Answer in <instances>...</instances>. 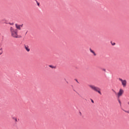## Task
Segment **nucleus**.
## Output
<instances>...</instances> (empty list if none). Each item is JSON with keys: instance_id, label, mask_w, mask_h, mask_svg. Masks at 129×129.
Wrapping results in <instances>:
<instances>
[{"instance_id": "nucleus-18", "label": "nucleus", "mask_w": 129, "mask_h": 129, "mask_svg": "<svg viewBox=\"0 0 129 129\" xmlns=\"http://www.w3.org/2000/svg\"><path fill=\"white\" fill-rule=\"evenodd\" d=\"M15 120L16 122L18 121V119H17V118H15Z\"/></svg>"}, {"instance_id": "nucleus-11", "label": "nucleus", "mask_w": 129, "mask_h": 129, "mask_svg": "<svg viewBox=\"0 0 129 129\" xmlns=\"http://www.w3.org/2000/svg\"><path fill=\"white\" fill-rule=\"evenodd\" d=\"M111 44L112 46H114V45H115V42H112V41L111 42Z\"/></svg>"}, {"instance_id": "nucleus-2", "label": "nucleus", "mask_w": 129, "mask_h": 129, "mask_svg": "<svg viewBox=\"0 0 129 129\" xmlns=\"http://www.w3.org/2000/svg\"><path fill=\"white\" fill-rule=\"evenodd\" d=\"M89 87L92 89V90H94V91H96V92H98L99 94H100L101 95V92H100V88H98V87H96L94 85H89Z\"/></svg>"}, {"instance_id": "nucleus-15", "label": "nucleus", "mask_w": 129, "mask_h": 129, "mask_svg": "<svg viewBox=\"0 0 129 129\" xmlns=\"http://www.w3.org/2000/svg\"><path fill=\"white\" fill-rule=\"evenodd\" d=\"M102 71H104V72H106V70L105 69H102Z\"/></svg>"}, {"instance_id": "nucleus-9", "label": "nucleus", "mask_w": 129, "mask_h": 129, "mask_svg": "<svg viewBox=\"0 0 129 129\" xmlns=\"http://www.w3.org/2000/svg\"><path fill=\"white\" fill-rule=\"evenodd\" d=\"M118 101L119 103L120 106H121V102L120 101V100H119V99H118Z\"/></svg>"}, {"instance_id": "nucleus-8", "label": "nucleus", "mask_w": 129, "mask_h": 129, "mask_svg": "<svg viewBox=\"0 0 129 129\" xmlns=\"http://www.w3.org/2000/svg\"><path fill=\"white\" fill-rule=\"evenodd\" d=\"M49 67H50V68H52V69H55V68H56V67H54L52 65H49Z\"/></svg>"}, {"instance_id": "nucleus-25", "label": "nucleus", "mask_w": 129, "mask_h": 129, "mask_svg": "<svg viewBox=\"0 0 129 129\" xmlns=\"http://www.w3.org/2000/svg\"><path fill=\"white\" fill-rule=\"evenodd\" d=\"M72 87H73V85H72Z\"/></svg>"}, {"instance_id": "nucleus-14", "label": "nucleus", "mask_w": 129, "mask_h": 129, "mask_svg": "<svg viewBox=\"0 0 129 129\" xmlns=\"http://www.w3.org/2000/svg\"><path fill=\"white\" fill-rule=\"evenodd\" d=\"M123 111H124L125 112H126L127 113H129V111H126L125 110L123 109Z\"/></svg>"}, {"instance_id": "nucleus-24", "label": "nucleus", "mask_w": 129, "mask_h": 129, "mask_svg": "<svg viewBox=\"0 0 129 129\" xmlns=\"http://www.w3.org/2000/svg\"><path fill=\"white\" fill-rule=\"evenodd\" d=\"M67 83L68 84V83H68V81H67Z\"/></svg>"}, {"instance_id": "nucleus-23", "label": "nucleus", "mask_w": 129, "mask_h": 129, "mask_svg": "<svg viewBox=\"0 0 129 129\" xmlns=\"http://www.w3.org/2000/svg\"><path fill=\"white\" fill-rule=\"evenodd\" d=\"M27 33H28V32H26V33L25 35H27Z\"/></svg>"}, {"instance_id": "nucleus-19", "label": "nucleus", "mask_w": 129, "mask_h": 129, "mask_svg": "<svg viewBox=\"0 0 129 129\" xmlns=\"http://www.w3.org/2000/svg\"><path fill=\"white\" fill-rule=\"evenodd\" d=\"M19 26H20V28L21 27V28H23V24H22V25H19Z\"/></svg>"}, {"instance_id": "nucleus-7", "label": "nucleus", "mask_w": 129, "mask_h": 129, "mask_svg": "<svg viewBox=\"0 0 129 129\" xmlns=\"http://www.w3.org/2000/svg\"><path fill=\"white\" fill-rule=\"evenodd\" d=\"M25 48L26 49L27 52H30V48H29V46L25 45Z\"/></svg>"}, {"instance_id": "nucleus-6", "label": "nucleus", "mask_w": 129, "mask_h": 129, "mask_svg": "<svg viewBox=\"0 0 129 129\" xmlns=\"http://www.w3.org/2000/svg\"><path fill=\"white\" fill-rule=\"evenodd\" d=\"M15 27H16V29H17L18 30H21V27H20V25H18V24H16Z\"/></svg>"}, {"instance_id": "nucleus-22", "label": "nucleus", "mask_w": 129, "mask_h": 129, "mask_svg": "<svg viewBox=\"0 0 129 129\" xmlns=\"http://www.w3.org/2000/svg\"><path fill=\"white\" fill-rule=\"evenodd\" d=\"M127 104H128V105H129V102H127Z\"/></svg>"}, {"instance_id": "nucleus-16", "label": "nucleus", "mask_w": 129, "mask_h": 129, "mask_svg": "<svg viewBox=\"0 0 129 129\" xmlns=\"http://www.w3.org/2000/svg\"><path fill=\"white\" fill-rule=\"evenodd\" d=\"M119 81H121V83L123 81V80L120 78H119Z\"/></svg>"}, {"instance_id": "nucleus-3", "label": "nucleus", "mask_w": 129, "mask_h": 129, "mask_svg": "<svg viewBox=\"0 0 129 129\" xmlns=\"http://www.w3.org/2000/svg\"><path fill=\"white\" fill-rule=\"evenodd\" d=\"M122 94H123V90H122V89H120L117 94L118 98H119V97H120V96H121Z\"/></svg>"}, {"instance_id": "nucleus-21", "label": "nucleus", "mask_w": 129, "mask_h": 129, "mask_svg": "<svg viewBox=\"0 0 129 129\" xmlns=\"http://www.w3.org/2000/svg\"><path fill=\"white\" fill-rule=\"evenodd\" d=\"M9 24H10V25H14V23H9Z\"/></svg>"}, {"instance_id": "nucleus-4", "label": "nucleus", "mask_w": 129, "mask_h": 129, "mask_svg": "<svg viewBox=\"0 0 129 129\" xmlns=\"http://www.w3.org/2000/svg\"><path fill=\"white\" fill-rule=\"evenodd\" d=\"M121 84L123 87H125V86H126V80H124L121 83Z\"/></svg>"}, {"instance_id": "nucleus-26", "label": "nucleus", "mask_w": 129, "mask_h": 129, "mask_svg": "<svg viewBox=\"0 0 129 129\" xmlns=\"http://www.w3.org/2000/svg\"><path fill=\"white\" fill-rule=\"evenodd\" d=\"M74 91H76L75 90H74Z\"/></svg>"}, {"instance_id": "nucleus-27", "label": "nucleus", "mask_w": 129, "mask_h": 129, "mask_svg": "<svg viewBox=\"0 0 129 129\" xmlns=\"http://www.w3.org/2000/svg\"><path fill=\"white\" fill-rule=\"evenodd\" d=\"M35 2H36V1H37V0H35Z\"/></svg>"}, {"instance_id": "nucleus-12", "label": "nucleus", "mask_w": 129, "mask_h": 129, "mask_svg": "<svg viewBox=\"0 0 129 129\" xmlns=\"http://www.w3.org/2000/svg\"><path fill=\"white\" fill-rule=\"evenodd\" d=\"M22 38V36H21V35H18L17 34V37H16V38Z\"/></svg>"}, {"instance_id": "nucleus-20", "label": "nucleus", "mask_w": 129, "mask_h": 129, "mask_svg": "<svg viewBox=\"0 0 129 129\" xmlns=\"http://www.w3.org/2000/svg\"><path fill=\"white\" fill-rule=\"evenodd\" d=\"M76 82H77V83H79V82H78V81L77 80V79H75Z\"/></svg>"}, {"instance_id": "nucleus-17", "label": "nucleus", "mask_w": 129, "mask_h": 129, "mask_svg": "<svg viewBox=\"0 0 129 129\" xmlns=\"http://www.w3.org/2000/svg\"><path fill=\"white\" fill-rule=\"evenodd\" d=\"M91 102H92V103H94V101H93L92 99H91Z\"/></svg>"}, {"instance_id": "nucleus-10", "label": "nucleus", "mask_w": 129, "mask_h": 129, "mask_svg": "<svg viewBox=\"0 0 129 129\" xmlns=\"http://www.w3.org/2000/svg\"><path fill=\"white\" fill-rule=\"evenodd\" d=\"M36 3L38 7H40V3L38 2L37 1H36Z\"/></svg>"}, {"instance_id": "nucleus-1", "label": "nucleus", "mask_w": 129, "mask_h": 129, "mask_svg": "<svg viewBox=\"0 0 129 129\" xmlns=\"http://www.w3.org/2000/svg\"><path fill=\"white\" fill-rule=\"evenodd\" d=\"M10 31L11 33V36L13 38L18 37V29H14L13 27H11Z\"/></svg>"}, {"instance_id": "nucleus-5", "label": "nucleus", "mask_w": 129, "mask_h": 129, "mask_svg": "<svg viewBox=\"0 0 129 129\" xmlns=\"http://www.w3.org/2000/svg\"><path fill=\"white\" fill-rule=\"evenodd\" d=\"M89 50L91 53H92V54H93L94 56H96V53H95V52H94V51H93L91 48H90Z\"/></svg>"}, {"instance_id": "nucleus-13", "label": "nucleus", "mask_w": 129, "mask_h": 129, "mask_svg": "<svg viewBox=\"0 0 129 129\" xmlns=\"http://www.w3.org/2000/svg\"><path fill=\"white\" fill-rule=\"evenodd\" d=\"M112 91H113V92H114L115 94H116V92L114 90L112 89Z\"/></svg>"}]
</instances>
